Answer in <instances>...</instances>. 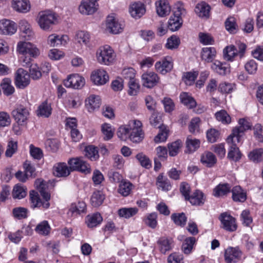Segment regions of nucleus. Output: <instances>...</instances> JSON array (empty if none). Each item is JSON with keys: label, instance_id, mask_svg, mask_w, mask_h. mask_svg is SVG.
<instances>
[{"label": "nucleus", "instance_id": "obj_32", "mask_svg": "<svg viewBox=\"0 0 263 263\" xmlns=\"http://www.w3.org/2000/svg\"><path fill=\"white\" fill-rule=\"evenodd\" d=\"M231 186L228 183H219L213 190V195L216 197L226 196L231 192Z\"/></svg>", "mask_w": 263, "mask_h": 263}, {"label": "nucleus", "instance_id": "obj_18", "mask_svg": "<svg viewBox=\"0 0 263 263\" xmlns=\"http://www.w3.org/2000/svg\"><path fill=\"white\" fill-rule=\"evenodd\" d=\"M106 28L110 32L118 34L121 32L123 25L120 23L113 16H108L106 20Z\"/></svg>", "mask_w": 263, "mask_h": 263}, {"label": "nucleus", "instance_id": "obj_33", "mask_svg": "<svg viewBox=\"0 0 263 263\" xmlns=\"http://www.w3.org/2000/svg\"><path fill=\"white\" fill-rule=\"evenodd\" d=\"M156 11L160 16H165L171 11V7L165 1L160 0L156 2Z\"/></svg>", "mask_w": 263, "mask_h": 263}, {"label": "nucleus", "instance_id": "obj_6", "mask_svg": "<svg viewBox=\"0 0 263 263\" xmlns=\"http://www.w3.org/2000/svg\"><path fill=\"white\" fill-rule=\"evenodd\" d=\"M29 115V109L23 105H18L12 111V115L15 121L20 125H25L27 124Z\"/></svg>", "mask_w": 263, "mask_h": 263}, {"label": "nucleus", "instance_id": "obj_13", "mask_svg": "<svg viewBox=\"0 0 263 263\" xmlns=\"http://www.w3.org/2000/svg\"><path fill=\"white\" fill-rule=\"evenodd\" d=\"M15 85L17 87L24 89L30 83V76L28 72L23 68H19L16 72Z\"/></svg>", "mask_w": 263, "mask_h": 263}, {"label": "nucleus", "instance_id": "obj_44", "mask_svg": "<svg viewBox=\"0 0 263 263\" xmlns=\"http://www.w3.org/2000/svg\"><path fill=\"white\" fill-rule=\"evenodd\" d=\"M138 211V209L136 207L123 208L120 209L118 213L120 217L128 219L136 215Z\"/></svg>", "mask_w": 263, "mask_h": 263}, {"label": "nucleus", "instance_id": "obj_39", "mask_svg": "<svg viewBox=\"0 0 263 263\" xmlns=\"http://www.w3.org/2000/svg\"><path fill=\"white\" fill-rule=\"evenodd\" d=\"M134 187L133 184L129 181H122L118 189V193L124 197L128 196Z\"/></svg>", "mask_w": 263, "mask_h": 263}, {"label": "nucleus", "instance_id": "obj_47", "mask_svg": "<svg viewBox=\"0 0 263 263\" xmlns=\"http://www.w3.org/2000/svg\"><path fill=\"white\" fill-rule=\"evenodd\" d=\"M27 189L23 185L16 184L13 189L12 196L14 199H21L26 197Z\"/></svg>", "mask_w": 263, "mask_h": 263}, {"label": "nucleus", "instance_id": "obj_60", "mask_svg": "<svg viewBox=\"0 0 263 263\" xmlns=\"http://www.w3.org/2000/svg\"><path fill=\"white\" fill-rule=\"evenodd\" d=\"M17 150V142L10 140L8 141L5 155L7 157H11Z\"/></svg>", "mask_w": 263, "mask_h": 263}, {"label": "nucleus", "instance_id": "obj_45", "mask_svg": "<svg viewBox=\"0 0 263 263\" xmlns=\"http://www.w3.org/2000/svg\"><path fill=\"white\" fill-rule=\"evenodd\" d=\"M196 241V240L194 237H189L186 238L182 245V250L183 252L187 255L190 254L193 250Z\"/></svg>", "mask_w": 263, "mask_h": 263}, {"label": "nucleus", "instance_id": "obj_23", "mask_svg": "<svg viewBox=\"0 0 263 263\" xmlns=\"http://www.w3.org/2000/svg\"><path fill=\"white\" fill-rule=\"evenodd\" d=\"M100 105L101 99L99 96L91 95L85 100V106L89 112L98 109Z\"/></svg>", "mask_w": 263, "mask_h": 263}, {"label": "nucleus", "instance_id": "obj_43", "mask_svg": "<svg viewBox=\"0 0 263 263\" xmlns=\"http://www.w3.org/2000/svg\"><path fill=\"white\" fill-rule=\"evenodd\" d=\"M52 112L51 104L47 101H44L39 106L37 109V115L45 118L49 117Z\"/></svg>", "mask_w": 263, "mask_h": 263}, {"label": "nucleus", "instance_id": "obj_46", "mask_svg": "<svg viewBox=\"0 0 263 263\" xmlns=\"http://www.w3.org/2000/svg\"><path fill=\"white\" fill-rule=\"evenodd\" d=\"M105 199V196L100 191L94 192L91 196L90 201L91 205L94 207L101 205Z\"/></svg>", "mask_w": 263, "mask_h": 263}, {"label": "nucleus", "instance_id": "obj_37", "mask_svg": "<svg viewBox=\"0 0 263 263\" xmlns=\"http://www.w3.org/2000/svg\"><path fill=\"white\" fill-rule=\"evenodd\" d=\"M68 39L67 35L60 36L55 34L50 35L48 38V44L50 46L54 47L60 45H65Z\"/></svg>", "mask_w": 263, "mask_h": 263}, {"label": "nucleus", "instance_id": "obj_40", "mask_svg": "<svg viewBox=\"0 0 263 263\" xmlns=\"http://www.w3.org/2000/svg\"><path fill=\"white\" fill-rule=\"evenodd\" d=\"M181 102L189 108H194L196 106L195 100L189 93L183 92L179 96Z\"/></svg>", "mask_w": 263, "mask_h": 263}, {"label": "nucleus", "instance_id": "obj_21", "mask_svg": "<svg viewBox=\"0 0 263 263\" xmlns=\"http://www.w3.org/2000/svg\"><path fill=\"white\" fill-rule=\"evenodd\" d=\"M142 80L145 87L152 88L158 83L159 78L156 73L147 72L142 74Z\"/></svg>", "mask_w": 263, "mask_h": 263}, {"label": "nucleus", "instance_id": "obj_20", "mask_svg": "<svg viewBox=\"0 0 263 263\" xmlns=\"http://www.w3.org/2000/svg\"><path fill=\"white\" fill-rule=\"evenodd\" d=\"M145 11L144 5L139 2L131 4L129 8V12L131 16L135 19L140 18L145 14Z\"/></svg>", "mask_w": 263, "mask_h": 263}, {"label": "nucleus", "instance_id": "obj_17", "mask_svg": "<svg viewBox=\"0 0 263 263\" xmlns=\"http://www.w3.org/2000/svg\"><path fill=\"white\" fill-rule=\"evenodd\" d=\"M16 30L17 26L14 22L7 19L0 21V34L12 35L15 33Z\"/></svg>", "mask_w": 263, "mask_h": 263}, {"label": "nucleus", "instance_id": "obj_34", "mask_svg": "<svg viewBox=\"0 0 263 263\" xmlns=\"http://www.w3.org/2000/svg\"><path fill=\"white\" fill-rule=\"evenodd\" d=\"M103 220L102 217L99 213L88 215L85 218V222L88 228H92L100 224Z\"/></svg>", "mask_w": 263, "mask_h": 263}, {"label": "nucleus", "instance_id": "obj_52", "mask_svg": "<svg viewBox=\"0 0 263 263\" xmlns=\"http://www.w3.org/2000/svg\"><path fill=\"white\" fill-rule=\"evenodd\" d=\"M171 219L177 226L184 227L187 221V217L184 213H174Z\"/></svg>", "mask_w": 263, "mask_h": 263}, {"label": "nucleus", "instance_id": "obj_42", "mask_svg": "<svg viewBox=\"0 0 263 263\" xmlns=\"http://www.w3.org/2000/svg\"><path fill=\"white\" fill-rule=\"evenodd\" d=\"M85 156L91 161H96L99 158L98 149L93 145H88L85 147Z\"/></svg>", "mask_w": 263, "mask_h": 263}, {"label": "nucleus", "instance_id": "obj_56", "mask_svg": "<svg viewBox=\"0 0 263 263\" xmlns=\"http://www.w3.org/2000/svg\"><path fill=\"white\" fill-rule=\"evenodd\" d=\"M136 158L142 167L147 169L151 167L152 163L151 160L149 158L143 153H138L136 155Z\"/></svg>", "mask_w": 263, "mask_h": 263}, {"label": "nucleus", "instance_id": "obj_8", "mask_svg": "<svg viewBox=\"0 0 263 263\" xmlns=\"http://www.w3.org/2000/svg\"><path fill=\"white\" fill-rule=\"evenodd\" d=\"M236 141H237L236 138L230 136L227 139V142L229 145L228 158L230 160L237 162L241 159L242 154L236 143Z\"/></svg>", "mask_w": 263, "mask_h": 263}, {"label": "nucleus", "instance_id": "obj_19", "mask_svg": "<svg viewBox=\"0 0 263 263\" xmlns=\"http://www.w3.org/2000/svg\"><path fill=\"white\" fill-rule=\"evenodd\" d=\"M98 4L89 0L83 1L79 6L80 12L83 14L89 15L95 13L98 8Z\"/></svg>", "mask_w": 263, "mask_h": 263}, {"label": "nucleus", "instance_id": "obj_24", "mask_svg": "<svg viewBox=\"0 0 263 263\" xmlns=\"http://www.w3.org/2000/svg\"><path fill=\"white\" fill-rule=\"evenodd\" d=\"M211 68L219 75L224 76L230 72V66L226 62L215 61L211 65Z\"/></svg>", "mask_w": 263, "mask_h": 263}, {"label": "nucleus", "instance_id": "obj_16", "mask_svg": "<svg viewBox=\"0 0 263 263\" xmlns=\"http://www.w3.org/2000/svg\"><path fill=\"white\" fill-rule=\"evenodd\" d=\"M159 251L165 254L170 251L174 247V241L172 238L167 237H161L157 242Z\"/></svg>", "mask_w": 263, "mask_h": 263}, {"label": "nucleus", "instance_id": "obj_25", "mask_svg": "<svg viewBox=\"0 0 263 263\" xmlns=\"http://www.w3.org/2000/svg\"><path fill=\"white\" fill-rule=\"evenodd\" d=\"M86 210V205L84 202L79 201L78 203H73L67 212V215L69 217H74L81 213H84Z\"/></svg>", "mask_w": 263, "mask_h": 263}, {"label": "nucleus", "instance_id": "obj_62", "mask_svg": "<svg viewBox=\"0 0 263 263\" xmlns=\"http://www.w3.org/2000/svg\"><path fill=\"white\" fill-rule=\"evenodd\" d=\"M50 227L46 220L42 221L36 226L35 231L37 233L42 235H47L50 231Z\"/></svg>", "mask_w": 263, "mask_h": 263}, {"label": "nucleus", "instance_id": "obj_55", "mask_svg": "<svg viewBox=\"0 0 263 263\" xmlns=\"http://www.w3.org/2000/svg\"><path fill=\"white\" fill-rule=\"evenodd\" d=\"M144 137L142 129H133L131 128L129 139L133 142L139 143Z\"/></svg>", "mask_w": 263, "mask_h": 263}, {"label": "nucleus", "instance_id": "obj_61", "mask_svg": "<svg viewBox=\"0 0 263 263\" xmlns=\"http://www.w3.org/2000/svg\"><path fill=\"white\" fill-rule=\"evenodd\" d=\"M215 117L218 121H221L223 124H229L231 121V117L224 110L217 112L215 114Z\"/></svg>", "mask_w": 263, "mask_h": 263}, {"label": "nucleus", "instance_id": "obj_41", "mask_svg": "<svg viewBox=\"0 0 263 263\" xmlns=\"http://www.w3.org/2000/svg\"><path fill=\"white\" fill-rule=\"evenodd\" d=\"M75 39L81 45L88 46L90 40V35L87 31H79L76 33Z\"/></svg>", "mask_w": 263, "mask_h": 263}, {"label": "nucleus", "instance_id": "obj_63", "mask_svg": "<svg viewBox=\"0 0 263 263\" xmlns=\"http://www.w3.org/2000/svg\"><path fill=\"white\" fill-rule=\"evenodd\" d=\"M199 41L204 45H212L214 44V40L211 35L208 33L200 32L198 34Z\"/></svg>", "mask_w": 263, "mask_h": 263}, {"label": "nucleus", "instance_id": "obj_49", "mask_svg": "<svg viewBox=\"0 0 263 263\" xmlns=\"http://www.w3.org/2000/svg\"><path fill=\"white\" fill-rule=\"evenodd\" d=\"M250 160L255 163L263 160V148H256L250 152L248 155Z\"/></svg>", "mask_w": 263, "mask_h": 263}, {"label": "nucleus", "instance_id": "obj_1", "mask_svg": "<svg viewBox=\"0 0 263 263\" xmlns=\"http://www.w3.org/2000/svg\"><path fill=\"white\" fill-rule=\"evenodd\" d=\"M18 53V61L20 64L25 67H29V76L33 80H38L42 77L40 68L36 64H32L34 59L40 54L37 47L30 42H20L17 45Z\"/></svg>", "mask_w": 263, "mask_h": 263}, {"label": "nucleus", "instance_id": "obj_38", "mask_svg": "<svg viewBox=\"0 0 263 263\" xmlns=\"http://www.w3.org/2000/svg\"><path fill=\"white\" fill-rule=\"evenodd\" d=\"M34 185L43 199H50V194L46 191L47 184L46 181L37 179L35 180Z\"/></svg>", "mask_w": 263, "mask_h": 263}, {"label": "nucleus", "instance_id": "obj_9", "mask_svg": "<svg viewBox=\"0 0 263 263\" xmlns=\"http://www.w3.org/2000/svg\"><path fill=\"white\" fill-rule=\"evenodd\" d=\"M242 252L239 247H229L224 251V257L226 263H236L241 258Z\"/></svg>", "mask_w": 263, "mask_h": 263}, {"label": "nucleus", "instance_id": "obj_64", "mask_svg": "<svg viewBox=\"0 0 263 263\" xmlns=\"http://www.w3.org/2000/svg\"><path fill=\"white\" fill-rule=\"evenodd\" d=\"M180 43V39L178 37L172 35L167 39L165 47L169 49H176L178 48Z\"/></svg>", "mask_w": 263, "mask_h": 263}, {"label": "nucleus", "instance_id": "obj_10", "mask_svg": "<svg viewBox=\"0 0 263 263\" xmlns=\"http://www.w3.org/2000/svg\"><path fill=\"white\" fill-rule=\"evenodd\" d=\"M252 124L245 118L240 119L238 121V126L235 127L230 136L236 138L237 142L240 141V138L247 130L251 129Z\"/></svg>", "mask_w": 263, "mask_h": 263}, {"label": "nucleus", "instance_id": "obj_58", "mask_svg": "<svg viewBox=\"0 0 263 263\" xmlns=\"http://www.w3.org/2000/svg\"><path fill=\"white\" fill-rule=\"evenodd\" d=\"M149 118L151 124L155 127L160 128L163 126L161 122V118L160 114L156 110L153 111Z\"/></svg>", "mask_w": 263, "mask_h": 263}, {"label": "nucleus", "instance_id": "obj_50", "mask_svg": "<svg viewBox=\"0 0 263 263\" xmlns=\"http://www.w3.org/2000/svg\"><path fill=\"white\" fill-rule=\"evenodd\" d=\"M12 213L14 218L21 220L27 217L28 210L24 207H16L13 209Z\"/></svg>", "mask_w": 263, "mask_h": 263}, {"label": "nucleus", "instance_id": "obj_22", "mask_svg": "<svg viewBox=\"0 0 263 263\" xmlns=\"http://www.w3.org/2000/svg\"><path fill=\"white\" fill-rule=\"evenodd\" d=\"M232 198L236 202H244L247 199V193L240 186L236 185L231 189Z\"/></svg>", "mask_w": 263, "mask_h": 263}, {"label": "nucleus", "instance_id": "obj_2", "mask_svg": "<svg viewBox=\"0 0 263 263\" xmlns=\"http://www.w3.org/2000/svg\"><path fill=\"white\" fill-rule=\"evenodd\" d=\"M186 13V10L182 4H178L175 8L173 16H171L168 22V28L172 31L178 30L182 26V15Z\"/></svg>", "mask_w": 263, "mask_h": 263}, {"label": "nucleus", "instance_id": "obj_53", "mask_svg": "<svg viewBox=\"0 0 263 263\" xmlns=\"http://www.w3.org/2000/svg\"><path fill=\"white\" fill-rule=\"evenodd\" d=\"M131 127L129 125L120 126L117 132L118 137L123 141L129 139Z\"/></svg>", "mask_w": 263, "mask_h": 263}, {"label": "nucleus", "instance_id": "obj_11", "mask_svg": "<svg viewBox=\"0 0 263 263\" xmlns=\"http://www.w3.org/2000/svg\"><path fill=\"white\" fill-rule=\"evenodd\" d=\"M55 20L54 13L49 11L42 12L39 14L38 23L42 29L46 30L54 24Z\"/></svg>", "mask_w": 263, "mask_h": 263}, {"label": "nucleus", "instance_id": "obj_14", "mask_svg": "<svg viewBox=\"0 0 263 263\" xmlns=\"http://www.w3.org/2000/svg\"><path fill=\"white\" fill-rule=\"evenodd\" d=\"M90 79L95 85H103L108 81L109 76L106 71L99 69L92 72Z\"/></svg>", "mask_w": 263, "mask_h": 263}, {"label": "nucleus", "instance_id": "obj_54", "mask_svg": "<svg viewBox=\"0 0 263 263\" xmlns=\"http://www.w3.org/2000/svg\"><path fill=\"white\" fill-rule=\"evenodd\" d=\"M157 214L156 212H153L146 215L143 220L149 227L155 229L157 225Z\"/></svg>", "mask_w": 263, "mask_h": 263}, {"label": "nucleus", "instance_id": "obj_29", "mask_svg": "<svg viewBox=\"0 0 263 263\" xmlns=\"http://www.w3.org/2000/svg\"><path fill=\"white\" fill-rule=\"evenodd\" d=\"M210 10V6L205 2L198 4L195 9V11L198 16L205 18L209 17Z\"/></svg>", "mask_w": 263, "mask_h": 263}, {"label": "nucleus", "instance_id": "obj_48", "mask_svg": "<svg viewBox=\"0 0 263 263\" xmlns=\"http://www.w3.org/2000/svg\"><path fill=\"white\" fill-rule=\"evenodd\" d=\"M156 184L159 188L163 191H169L171 189V184L169 180L162 174H159L157 178Z\"/></svg>", "mask_w": 263, "mask_h": 263}, {"label": "nucleus", "instance_id": "obj_4", "mask_svg": "<svg viewBox=\"0 0 263 263\" xmlns=\"http://www.w3.org/2000/svg\"><path fill=\"white\" fill-rule=\"evenodd\" d=\"M68 164L71 171H77L84 174L91 173V166L82 157L72 158L69 159Z\"/></svg>", "mask_w": 263, "mask_h": 263}, {"label": "nucleus", "instance_id": "obj_15", "mask_svg": "<svg viewBox=\"0 0 263 263\" xmlns=\"http://www.w3.org/2000/svg\"><path fill=\"white\" fill-rule=\"evenodd\" d=\"M155 66L157 72L165 74L171 71L173 69V63L172 58L170 57H165L157 62Z\"/></svg>", "mask_w": 263, "mask_h": 263}, {"label": "nucleus", "instance_id": "obj_59", "mask_svg": "<svg viewBox=\"0 0 263 263\" xmlns=\"http://www.w3.org/2000/svg\"><path fill=\"white\" fill-rule=\"evenodd\" d=\"M4 93L6 96L12 95L14 91V88L11 84V81L9 79H4L1 84Z\"/></svg>", "mask_w": 263, "mask_h": 263}, {"label": "nucleus", "instance_id": "obj_5", "mask_svg": "<svg viewBox=\"0 0 263 263\" xmlns=\"http://www.w3.org/2000/svg\"><path fill=\"white\" fill-rule=\"evenodd\" d=\"M50 199H43L42 200L39 193L35 191L32 190L29 192V204L31 209L41 208L44 210L47 209L50 206L49 201Z\"/></svg>", "mask_w": 263, "mask_h": 263}, {"label": "nucleus", "instance_id": "obj_7", "mask_svg": "<svg viewBox=\"0 0 263 263\" xmlns=\"http://www.w3.org/2000/svg\"><path fill=\"white\" fill-rule=\"evenodd\" d=\"M221 228L228 232H234L237 230L236 219L227 213H221L219 218Z\"/></svg>", "mask_w": 263, "mask_h": 263}, {"label": "nucleus", "instance_id": "obj_27", "mask_svg": "<svg viewBox=\"0 0 263 263\" xmlns=\"http://www.w3.org/2000/svg\"><path fill=\"white\" fill-rule=\"evenodd\" d=\"M200 161L208 167H212L217 163V159L212 152H204L201 156Z\"/></svg>", "mask_w": 263, "mask_h": 263}, {"label": "nucleus", "instance_id": "obj_51", "mask_svg": "<svg viewBox=\"0 0 263 263\" xmlns=\"http://www.w3.org/2000/svg\"><path fill=\"white\" fill-rule=\"evenodd\" d=\"M237 55V50L234 45L226 47L223 50V57L225 60L232 61Z\"/></svg>", "mask_w": 263, "mask_h": 263}, {"label": "nucleus", "instance_id": "obj_35", "mask_svg": "<svg viewBox=\"0 0 263 263\" xmlns=\"http://www.w3.org/2000/svg\"><path fill=\"white\" fill-rule=\"evenodd\" d=\"M71 171L65 163H59L54 166L53 174L57 177H66Z\"/></svg>", "mask_w": 263, "mask_h": 263}, {"label": "nucleus", "instance_id": "obj_31", "mask_svg": "<svg viewBox=\"0 0 263 263\" xmlns=\"http://www.w3.org/2000/svg\"><path fill=\"white\" fill-rule=\"evenodd\" d=\"M19 27L21 35L26 40H30L33 35V32L30 25L25 20H21L19 22Z\"/></svg>", "mask_w": 263, "mask_h": 263}, {"label": "nucleus", "instance_id": "obj_57", "mask_svg": "<svg viewBox=\"0 0 263 263\" xmlns=\"http://www.w3.org/2000/svg\"><path fill=\"white\" fill-rule=\"evenodd\" d=\"M45 146L47 151L56 152L59 148L60 142L57 139H49L45 142Z\"/></svg>", "mask_w": 263, "mask_h": 263}, {"label": "nucleus", "instance_id": "obj_36", "mask_svg": "<svg viewBox=\"0 0 263 263\" xmlns=\"http://www.w3.org/2000/svg\"><path fill=\"white\" fill-rule=\"evenodd\" d=\"M216 54V50L214 47L203 48L201 52V59L208 63L212 62Z\"/></svg>", "mask_w": 263, "mask_h": 263}, {"label": "nucleus", "instance_id": "obj_28", "mask_svg": "<svg viewBox=\"0 0 263 263\" xmlns=\"http://www.w3.org/2000/svg\"><path fill=\"white\" fill-rule=\"evenodd\" d=\"M12 6L15 10L21 13L28 12L31 8L28 0H13Z\"/></svg>", "mask_w": 263, "mask_h": 263}, {"label": "nucleus", "instance_id": "obj_12", "mask_svg": "<svg viewBox=\"0 0 263 263\" xmlns=\"http://www.w3.org/2000/svg\"><path fill=\"white\" fill-rule=\"evenodd\" d=\"M85 83V79L79 74H72L69 76L63 82L64 86L74 89L81 88Z\"/></svg>", "mask_w": 263, "mask_h": 263}, {"label": "nucleus", "instance_id": "obj_3", "mask_svg": "<svg viewBox=\"0 0 263 263\" xmlns=\"http://www.w3.org/2000/svg\"><path fill=\"white\" fill-rule=\"evenodd\" d=\"M96 55L98 62L106 65L112 64L116 57L114 51L109 46L100 47L97 51Z\"/></svg>", "mask_w": 263, "mask_h": 263}, {"label": "nucleus", "instance_id": "obj_30", "mask_svg": "<svg viewBox=\"0 0 263 263\" xmlns=\"http://www.w3.org/2000/svg\"><path fill=\"white\" fill-rule=\"evenodd\" d=\"M201 142L199 139L192 138L188 136L185 141L186 153L191 154L196 151L200 146Z\"/></svg>", "mask_w": 263, "mask_h": 263}, {"label": "nucleus", "instance_id": "obj_26", "mask_svg": "<svg viewBox=\"0 0 263 263\" xmlns=\"http://www.w3.org/2000/svg\"><path fill=\"white\" fill-rule=\"evenodd\" d=\"M186 200L190 201L193 205H202L205 201L204 194L200 190H195Z\"/></svg>", "mask_w": 263, "mask_h": 263}]
</instances>
